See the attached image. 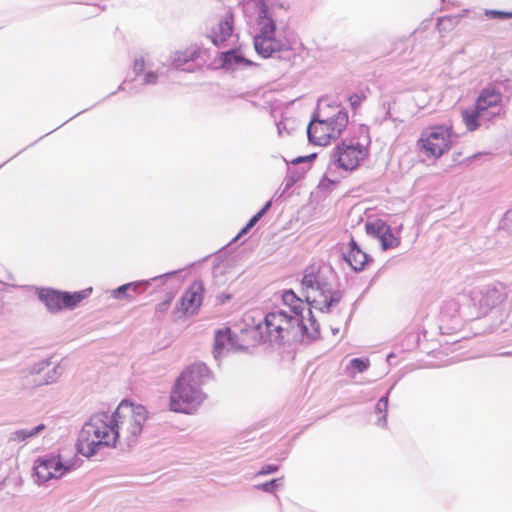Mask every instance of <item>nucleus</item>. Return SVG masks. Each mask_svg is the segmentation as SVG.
Returning <instances> with one entry per match:
<instances>
[{
  "mask_svg": "<svg viewBox=\"0 0 512 512\" xmlns=\"http://www.w3.org/2000/svg\"><path fill=\"white\" fill-rule=\"evenodd\" d=\"M502 94L495 87L483 88L475 102V106L491 120L500 114Z\"/></svg>",
  "mask_w": 512,
  "mask_h": 512,
  "instance_id": "12",
  "label": "nucleus"
},
{
  "mask_svg": "<svg viewBox=\"0 0 512 512\" xmlns=\"http://www.w3.org/2000/svg\"><path fill=\"white\" fill-rule=\"evenodd\" d=\"M316 157H317V154H316V153H312V154L307 155V156H300V157H297V158L293 159V160L291 161V164H292V165H298V164H301V163L311 162V161H313Z\"/></svg>",
  "mask_w": 512,
  "mask_h": 512,
  "instance_id": "35",
  "label": "nucleus"
},
{
  "mask_svg": "<svg viewBox=\"0 0 512 512\" xmlns=\"http://www.w3.org/2000/svg\"><path fill=\"white\" fill-rule=\"evenodd\" d=\"M392 388H393V387H391V388L387 391V393H386L384 396H382V397L378 400V402L376 403V406H375V412H376V413H379V414L384 413V414H383V415L378 419V421L376 422V424H377L378 426H382V427H384V426H386V424H387L386 412H387V408H388V397H389V394H390V391H391V389H392Z\"/></svg>",
  "mask_w": 512,
  "mask_h": 512,
  "instance_id": "26",
  "label": "nucleus"
},
{
  "mask_svg": "<svg viewBox=\"0 0 512 512\" xmlns=\"http://www.w3.org/2000/svg\"><path fill=\"white\" fill-rule=\"evenodd\" d=\"M462 120L468 131L477 130L482 123L489 122L491 119L480 111L475 105L462 111Z\"/></svg>",
  "mask_w": 512,
  "mask_h": 512,
  "instance_id": "19",
  "label": "nucleus"
},
{
  "mask_svg": "<svg viewBox=\"0 0 512 512\" xmlns=\"http://www.w3.org/2000/svg\"><path fill=\"white\" fill-rule=\"evenodd\" d=\"M245 348V344L240 341L239 336L232 334L230 328L226 327L215 331L212 353L216 361H219L229 352Z\"/></svg>",
  "mask_w": 512,
  "mask_h": 512,
  "instance_id": "11",
  "label": "nucleus"
},
{
  "mask_svg": "<svg viewBox=\"0 0 512 512\" xmlns=\"http://www.w3.org/2000/svg\"><path fill=\"white\" fill-rule=\"evenodd\" d=\"M46 430L47 426L44 423H39L33 427L17 429L9 434L8 441L13 443L28 442L40 436Z\"/></svg>",
  "mask_w": 512,
  "mask_h": 512,
  "instance_id": "20",
  "label": "nucleus"
},
{
  "mask_svg": "<svg viewBox=\"0 0 512 512\" xmlns=\"http://www.w3.org/2000/svg\"><path fill=\"white\" fill-rule=\"evenodd\" d=\"M220 60L222 62V67L226 70H234L241 66L255 65L251 60L245 58L241 53L234 49L222 52Z\"/></svg>",
  "mask_w": 512,
  "mask_h": 512,
  "instance_id": "21",
  "label": "nucleus"
},
{
  "mask_svg": "<svg viewBox=\"0 0 512 512\" xmlns=\"http://www.w3.org/2000/svg\"><path fill=\"white\" fill-rule=\"evenodd\" d=\"M204 284L201 280L194 281L181 297V307L185 313L196 312L202 304Z\"/></svg>",
  "mask_w": 512,
  "mask_h": 512,
  "instance_id": "15",
  "label": "nucleus"
},
{
  "mask_svg": "<svg viewBox=\"0 0 512 512\" xmlns=\"http://www.w3.org/2000/svg\"><path fill=\"white\" fill-rule=\"evenodd\" d=\"M308 169H309V167H307V168L303 167L299 170L289 167L287 169V173H286V176L283 181L284 191H287L290 188H292L295 185V183L298 182L303 177V175L306 173V171Z\"/></svg>",
  "mask_w": 512,
  "mask_h": 512,
  "instance_id": "25",
  "label": "nucleus"
},
{
  "mask_svg": "<svg viewBox=\"0 0 512 512\" xmlns=\"http://www.w3.org/2000/svg\"><path fill=\"white\" fill-rule=\"evenodd\" d=\"M380 242L383 250L395 248L400 244V240L394 236L390 226L389 231L383 234V236L380 239Z\"/></svg>",
  "mask_w": 512,
  "mask_h": 512,
  "instance_id": "28",
  "label": "nucleus"
},
{
  "mask_svg": "<svg viewBox=\"0 0 512 512\" xmlns=\"http://www.w3.org/2000/svg\"><path fill=\"white\" fill-rule=\"evenodd\" d=\"M418 146L427 157L438 158L451 146V132L446 126H435L424 130Z\"/></svg>",
  "mask_w": 512,
  "mask_h": 512,
  "instance_id": "8",
  "label": "nucleus"
},
{
  "mask_svg": "<svg viewBox=\"0 0 512 512\" xmlns=\"http://www.w3.org/2000/svg\"><path fill=\"white\" fill-rule=\"evenodd\" d=\"M282 484V478L272 479L260 485H256L255 488L262 490L267 493L273 492L278 486Z\"/></svg>",
  "mask_w": 512,
  "mask_h": 512,
  "instance_id": "31",
  "label": "nucleus"
},
{
  "mask_svg": "<svg viewBox=\"0 0 512 512\" xmlns=\"http://www.w3.org/2000/svg\"><path fill=\"white\" fill-rule=\"evenodd\" d=\"M510 293H512V283L508 286L502 283L488 284L475 288L471 292V299L478 304L480 313L485 315L501 304Z\"/></svg>",
  "mask_w": 512,
  "mask_h": 512,
  "instance_id": "9",
  "label": "nucleus"
},
{
  "mask_svg": "<svg viewBox=\"0 0 512 512\" xmlns=\"http://www.w3.org/2000/svg\"><path fill=\"white\" fill-rule=\"evenodd\" d=\"M313 121L317 122V124L326 125L332 132V137L337 139L348 124V114L344 110H339L332 117L321 118L319 113H314Z\"/></svg>",
  "mask_w": 512,
  "mask_h": 512,
  "instance_id": "17",
  "label": "nucleus"
},
{
  "mask_svg": "<svg viewBox=\"0 0 512 512\" xmlns=\"http://www.w3.org/2000/svg\"><path fill=\"white\" fill-rule=\"evenodd\" d=\"M367 156V148L359 142L337 146L332 154L333 162L344 170H354Z\"/></svg>",
  "mask_w": 512,
  "mask_h": 512,
  "instance_id": "10",
  "label": "nucleus"
},
{
  "mask_svg": "<svg viewBox=\"0 0 512 512\" xmlns=\"http://www.w3.org/2000/svg\"><path fill=\"white\" fill-rule=\"evenodd\" d=\"M315 124H317V122H314L312 117L307 127L309 142L315 145L326 146L332 139H335V137H332V132L326 125L318 124V126H316Z\"/></svg>",
  "mask_w": 512,
  "mask_h": 512,
  "instance_id": "18",
  "label": "nucleus"
},
{
  "mask_svg": "<svg viewBox=\"0 0 512 512\" xmlns=\"http://www.w3.org/2000/svg\"><path fill=\"white\" fill-rule=\"evenodd\" d=\"M279 469V466L278 465H274V464H267V465H264L261 470L258 472V475H268V474H272L276 471H278Z\"/></svg>",
  "mask_w": 512,
  "mask_h": 512,
  "instance_id": "37",
  "label": "nucleus"
},
{
  "mask_svg": "<svg viewBox=\"0 0 512 512\" xmlns=\"http://www.w3.org/2000/svg\"><path fill=\"white\" fill-rule=\"evenodd\" d=\"M230 299L229 295H221L220 296V302L224 303L226 300Z\"/></svg>",
  "mask_w": 512,
  "mask_h": 512,
  "instance_id": "41",
  "label": "nucleus"
},
{
  "mask_svg": "<svg viewBox=\"0 0 512 512\" xmlns=\"http://www.w3.org/2000/svg\"><path fill=\"white\" fill-rule=\"evenodd\" d=\"M365 228L368 235L373 236L379 240L383 234H385V232L389 231V225L381 219L367 222Z\"/></svg>",
  "mask_w": 512,
  "mask_h": 512,
  "instance_id": "24",
  "label": "nucleus"
},
{
  "mask_svg": "<svg viewBox=\"0 0 512 512\" xmlns=\"http://www.w3.org/2000/svg\"><path fill=\"white\" fill-rule=\"evenodd\" d=\"M157 78H158L157 73H155L153 71H150V72L145 74L142 83L145 84V85H152V84H155L157 82Z\"/></svg>",
  "mask_w": 512,
  "mask_h": 512,
  "instance_id": "38",
  "label": "nucleus"
},
{
  "mask_svg": "<svg viewBox=\"0 0 512 512\" xmlns=\"http://www.w3.org/2000/svg\"><path fill=\"white\" fill-rule=\"evenodd\" d=\"M110 418L109 412H98L84 423L76 443L78 453L90 458L103 447H115Z\"/></svg>",
  "mask_w": 512,
  "mask_h": 512,
  "instance_id": "4",
  "label": "nucleus"
},
{
  "mask_svg": "<svg viewBox=\"0 0 512 512\" xmlns=\"http://www.w3.org/2000/svg\"><path fill=\"white\" fill-rule=\"evenodd\" d=\"M63 371H64L63 366L61 364H57L56 366H54L51 370H49L45 374V377L43 380H41L39 382H35L34 384L36 386L52 384L59 379V377L62 375Z\"/></svg>",
  "mask_w": 512,
  "mask_h": 512,
  "instance_id": "27",
  "label": "nucleus"
},
{
  "mask_svg": "<svg viewBox=\"0 0 512 512\" xmlns=\"http://www.w3.org/2000/svg\"><path fill=\"white\" fill-rule=\"evenodd\" d=\"M251 228H248V225L246 224L245 227L242 228V230L240 231V233L235 237L234 240H237L239 237H241L242 235L246 234Z\"/></svg>",
  "mask_w": 512,
  "mask_h": 512,
  "instance_id": "40",
  "label": "nucleus"
},
{
  "mask_svg": "<svg viewBox=\"0 0 512 512\" xmlns=\"http://www.w3.org/2000/svg\"><path fill=\"white\" fill-rule=\"evenodd\" d=\"M199 57V52L197 49H187L185 51H179L176 52L172 64L176 69H182L186 70L185 68H182L185 64H187L190 61H194ZM190 71L189 69H187Z\"/></svg>",
  "mask_w": 512,
  "mask_h": 512,
  "instance_id": "23",
  "label": "nucleus"
},
{
  "mask_svg": "<svg viewBox=\"0 0 512 512\" xmlns=\"http://www.w3.org/2000/svg\"><path fill=\"white\" fill-rule=\"evenodd\" d=\"M341 255L355 272L364 270L365 265L372 261L371 256L362 251L354 238L350 239L346 248L341 249Z\"/></svg>",
  "mask_w": 512,
  "mask_h": 512,
  "instance_id": "13",
  "label": "nucleus"
},
{
  "mask_svg": "<svg viewBox=\"0 0 512 512\" xmlns=\"http://www.w3.org/2000/svg\"><path fill=\"white\" fill-rule=\"evenodd\" d=\"M123 84H124V83H122V84L119 86V89H120V90H123V89H124Z\"/></svg>",
  "mask_w": 512,
  "mask_h": 512,
  "instance_id": "44",
  "label": "nucleus"
},
{
  "mask_svg": "<svg viewBox=\"0 0 512 512\" xmlns=\"http://www.w3.org/2000/svg\"><path fill=\"white\" fill-rule=\"evenodd\" d=\"M271 207V201H268L247 223L248 228H253L257 222L268 212Z\"/></svg>",
  "mask_w": 512,
  "mask_h": 512,
  "instance_id": "32",
  "label": "nucleus"
},
{
  "mask_svg": "<svg viewBox=\"0 0 512 512\" xmlns=\"http://www.w3.org/2000/svg\"><path fill=\"white\" fill-rule=\"evenodd\" d=\"M336 273L326 263H313L305 268L301 280L302 291L308 308L322 313L331 312L342 299L343 293L336 287Z\"/></svg>",
  "mask_w": 512,
  "mask_h": 512,
  "instance_id": "2",
  "label": "nucleus"
},
{
  "mask_svg": "<svg viewBox=\"0 0 512 512\" xmlns=\"http://www.w3.org/2000/svg\"><path fill=\"white\" fill-rule=\"evenodd\" d=\"M501 228L508 233L512 234V209L508 210L502 220H501Z\"/></svg>",
  "mask_w": 512,
  "mask_h": 512,
  "instance_id": "33",
  "label": "nucleus"
},
{
  "mask_svg": "<svg viewBox=\"0 0 512 512\" xmlns=\"http://www.w3.org/2000/svg\"><path fill=\"white\" fill-rule=\"evenodd\" d=\"M91 292L92 288L83 289L73 293L61 292L50 288H42L38 292V298L45 304L50 312L55 313L64 308H75L82 300L87 298Z\"/></svg>",
  "mask_w": 512,
  "mask_h": 512,
  "instance_id": "7",
  "label": "nucleus"
},
{
  "mask_svg": "<svg viewBox=\"0 0 512 512\" xmlns=\"http://www.w3.org/2000/svg\"><path fill=\"white\" fill-rule=\"evenodd\" d=\"M144 66H145V63H144L143 58L136 59L134 61V66H133L134 72L136 74L141 73L144 70Z\"/></svg>",
  "mask_w": 512,
  "mask_h": 512,
  "instance_id": "39",
  "label": "nucleus"
},
{
  "mask_svg": "<svg viewBox=\"0 0 512 512\" xmlns=\"http://www.w3.org/2000/svg\"><path fill=\"white\" fill-rule=\"evenodd\" d=\"M50 365L49 360H42L38 363H35L23 370L24 377L39 375L45 368Z\"/></svg>",
  "mask_w": 512,
  "mask_h": 512,
  "instance_id": "29",
  "label": "nucleus"
},
{
  "mask_svg": "<svg viewBox=\"0 0 512 512\" xmlns=\"http://www.w3.org/2000/svg\"><path fill=\"white\" fill-rule=\"evenodd\" d=\"M176 273H177V271H171V272L164 273L162 275L152 277L149 280H142V281L123 284V285L119 286L118 288H116L115 290H113L112 296L116 299H121L124 297L128 298L129 297V295L127 294L128 291H132L134 293L143 292L149 287L151 282L161 281V283L164 284L169 278H171Z\"/></svg>",
  "mask_w": 512,
  "mask_h": 512,
  "instance_id": "14",
  "label": "nucleus"
},
{
  "mask_svg": "<svg viewBox=\"0 0 512 512\" xmlns=\"http://www.w3.org/2000/svg\"><path fill=\"white\" fill-rule=\"evenodd\" d=\"M234 27V15L227 11L221 16L215 26L211 28L209 38L212 43L220 47L229 37H231Z\"/></svg>",
  "mask_w": 512,
  "mask_h": 512,
  "instance_id": "16",
  "label": "nucleus"
},
{
  "mask_svg": "<svg viewBox=\"0 0 512 512\" xmlns=\"http://www.w3.org/2000/svg\"><path fill=\"white\" fill-rule=\"evenodd\" d=\"M110 417L115 444L134 446L147 419L146 408L122 401Z\"/></svg>",
  "mask_w": 512,
  "mask_h": 512,
  "instance_id": "5",
  "label": "nucleus"
},
{
  "mask_svg": "<svg viewBox=\"0 0 512 512\" xmlns=\"http://www.w3.org/2000/svg\"><path fill=\"white\" fill-rule=\"evenodd\" d=\"M282 300L284 304L287 305L290 308V311L293 313V315L289 314L290 316L301 317V319L309 325L308 314H303L305 310V304L303 300L294 293L293 290L284 291L282 295Z\"/></svg>",
  "mask_w": 512,
  "mask_h": 512,
  "instance_id": "22",
  "label": "nucleus"
},
{
  "mask_svg": "<svg viewBox=\"0 0 512 512\" xmlns=\"http://www.w3.org/2000/svg\"><path fill=\"white\" fill-rule=\"evenodd\" d=\"M510 354H511L510 352H505L502 355H510Z\"/></svg>",
  "mask_w": 512,
  "mask_h": 512,
  "instance_id": "45",
  "label": "nucleus"
},
{
  "mask_svg": "<svg viewBox=\"0 0 512 512\" xmlns=\"http://www.w3.org/2000/svg\"><path fill=\"white\" fill-rule=\"evenodd\" d=\"M306 310L309 326L301 317L290 316L286 311L279 309L267 313L252 327L242 329L241 336H250L255 342L270 344H280L285 340H295L303 336L316 339L320 333V326L312 310Z\"/></svg>",
  "mask_w": 512,
  "mask_h": 512,
  "instance_id": "1",
  "label": "nucleus"
},
{
  "mask_svg": "<svg viewBox=\"0 0 512 512\" xmlns=\"http://www.w3.org/2000/svg\"><path fill=\"white\" fill-rule=\"evenodd\" d=\"M212 373L205 363L188 366L175 381L170 394V409L189 414L206 398L202 386L211 379Z\"/></svg>",
  "mask_w": 512,
  "mask_h": 512,
  "instance_id": "3",
  "label": "nucleus"
},
{
  "mask_svg": "<svg viewBox=\"0 0 512 512\" xmlns=\"http://www.w3.org/2000/svg\"><path fill=\"white\" fill-rule=\"evenodd\" d=\"M385 118H386V119H387V118H389V119L391 118L390 104H388V108H387V111H386V116H385Z\"/></svg>",
  "mask_w": 512,
  "mask_h": 512,
  "instance_id": "42",
  "label": "nucleus"
},
{
  "mask_svg": "<svg viewBox=\"0 0 512 512\" xmlns=\"http://www.w3.org/2000/svg\"><path fill=\"white\" fill-rule=\"evenodd\" d=\"M370 362L368 359L353 358L350 360L349 366L358 373H362L368 369Z\"/></svg>",
  "mask_w": 512,
  "mask_h": 512,
  "instance_id": "30",
  "label": "nucleus"
},
{
  "mask_svg": "<svg viewBox=\"0 0 512 512\" xmlns=\"http://www.w3.org/2000/svg\"><path fill=\"white\" fill-rule=\"evenodd\" d=\"M348 100H349L351 108L353 110H356L360 106V104L362 103L363 97L358 95V94H356V93H354V94L349 96Z\"/></svg>",
  "mask_w": 512,
  "mask_h": 512,
  "instance_id": "36",
  "label": "nucleus"
},
{
  "mask_svg": "<svg viewBox=\"0 0 512 512\" xmlns=\"http://www.w3.org/2000/svg\"><path fill=\"white\" fill-rule=\"evenodd\" d=\"M485 14L490 18L507 19L512 18V12H505L500 10H486Z\"/></svg>",
  "mask_w": 512,
  "mask_h": 512,
  "instance_id": "34",
  "label": "nucleus"
},
{
  "mask_svg": "<svg viewBox=\"0 0 512 512\" xmlns=\"http://www.w3.org/2000/svg\"><path fill=\"white\" fill-rule=\"evenodd\" d=\"M77 462L78 459L76 457L64 460L59 454H46L35 460V476L40 483H45L51 479H58L76 469L78 466Z\"/></svg>",
  "mask_w": 512,
  "mask_h": 512,
  "instance_id": "6",
  "label": "nucleus"
},
{
  "mask_svg": "<svg viewBox=\"0 0 512 512\" xmlns=\"http://www.w3.org/2000/svg\"><path fill=\"white\" fill-rule=\"evenodd\" d=\"M508 318L510 319V323L512 325V314H508Z\"/></svg>",
  "mask_w": 512,
  "mask_h": 512,
  "instance_id": "43",
  "label": "nucleus"
}]
</instances>
